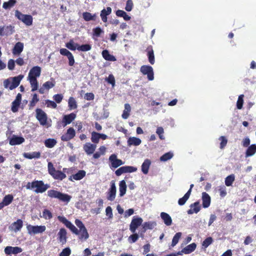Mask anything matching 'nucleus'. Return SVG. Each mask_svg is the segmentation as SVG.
<instances>
[{
	"mask_svg": "<svg viewBox=\"0 0 256 256\" xmlns=\"http://www.w3.org/2000/svg\"><path fill=\"white\" fill-rule=\"evenodd\" d=\"M244 94H240L238 98V100L236 102V108L238 110H241L244 104Z\"/></svg>",
	"mask_w": 256,
	"mask_h": 256,
	"instance_id": "5fc2aeb1",
	"label": "nucleus"
},
{
	"mask_svg": "<svg viewBox=\"0 0 256 256\" xmlns=\"http://www.w3.org/2000/svg\"><path fill=\"white\" fill-rule=\"evenodd\" d=\"M36 118L42 126L47 124V115L42 110L37 108L36 110Z\"/></svg>",
	"mask_w": 256,
	"mask_h": 256,
	"instance_id": "9b49d317",
	"label": "nucleus"
},
{
	"mask_svg": "<svg viewBox=\"0 0 256 256\" xmlns=\"http://www.w3.org/2000/svg\"><path fill=\"white\" fill-rule=\"evenodd\" d=\"M86 172L84 170H79L76 174H73L72 178L74 180H82L86 176Z\"/></svg>",
	"mask_w": 256,
	"mask_h": 256,
	"instance_id": "ea45409f",
	"label": "nucleus"
},
{
	"mask_svg": "<svg viewBox=\"0 0 256 256\" xmlns=\"http://www.w3.org/2000/svg\"><path fill=\"white\" fill-rule=\"evenodd\" d=\"M75 136L76 132L72 128H70L67 130L66 132L61 136V140L62 141H68L74 138Z\"/></svg>",
	"mask_w": 256,
	"mask_h": 256,
	"instance_id": "dca6fc26",
	"label": "nucleus"
},
{
	"mask_svg": "<svg viewBox=\"0 0 256 256\" xmlns=\"http://www.w3.org/2000/svg\"><path fill=\"white\" fill-rule=\"evenodd\" d=\"M24 49V44L21 42H18L15 44L13 50L12 54L14 55L18 56L22 52Z\"/></svg>",
	"mask_w": 256,
	"mask_h": 256,
	"instance_id": "a878e982",
	"label": "nucleus"
},
{
	"mask_svg": "<svg viewBox=\"0 0 256 256\" xmlns=\"http://www.w3.org/2000/svg\"><path fill=\"white\" fill-rule=\"evenodd\" d=\"M140 71L143 74L147 76L149 80H154V70L151 66L144 65L140 67Z\"/></svg>",
	"mask_w": 256,
	"mask_h": 256,
	"instance_id": "1a4fd4ad",
	"label": "nucleus"
},
{
	"mask_svg": "<svg viewBox=\"0 0 256 256\" xmlns=\"http://www.w3.org/2000/svg\"><path fill=\"white\" fill-rule=\"evenodd\" d=\"M47 194L48 197L52 198H57L59 200L66 204L72 198L70 196L54 190H48L47 192Z\"/></svg>",
	"mask_w": 256,
	"mask_h": 256,
	"instance_id": "20e7f679",
	"label": "nucleus"
},
{
	"mask_svg": "<svg viewBox=\"0 0 256 256\" xmlns=\"http://www.w3.org/2000/svg\"><path fill=\"white\" fill-rule=\"evenodd\" d=\"M212 242L213 240L212 238L208 237L202 242V245L206 248L208 247Z\"/></svg>",
	"mask_w": 256,
	"mask_h": 256,
	"instance_id": "69168bd1",
	"label": "nucleus"
},
{
	"mask_svg": "<svg viewBox=\"0 0 256 256\" xmlns=\"http://www.w3.org/2000/svg\"><path fill=\"white\" fill-rule=\"evenodd\" d=\"M131 111V106L128 104H124V109L123 111V113L122 114V118L124 119H127L129 116L130 112Z\"/></svg>",
	"mask_w": 256,
	"mask_h": 256,
	"instance_id": "4c0bfd02",
	"label": "nucleus"
},
{
	"mask_svg": "<svg viewBox=\"0 0 256 256\" xmlns=\"http://www.w3.org/2000/svg\"><path fill=\"white\" fill-rule=\"evenodd\" d=\"M147 55L148 58L150 63L152 64H154L155 62L154 56V50L151 46H148L147 48Z\"/></svg>",
	"mask_w": 256,
	"mask_h": 256,
	"instance_id": "2f4dec72",
	"label": "nucleus"
},
{
	"mask_svg": "<svg viewBox=\"0 0 256 256\" xmlns=\"http://www.w3.org/2000/svg\"><path fill=\"white\" fill-rule=\"evenodd\" d=\"M174 156V154L172 152H169L163 154L160 158V160L162 162H166L170 159H171Z\"/></svg>",
	"mask_w": 256,
	"mask_h": 256,
	"instance_id": "a18cd8bd",
	"label": "nucleus"
},
{
	"mask_svg": "<svg viewBox=\"0 0 256 256\" xmlns=\"http://www.w3.org/2000/svg\"><path fill=\"white\" fill-rule=\"evenodd\" d=\"M218 140L220 142V148L223 149L227 144L228 140L225 136H221L219 138Z\"/></svg>",
	"mask_w": 256,
	"mask_h": 256,
	"instance_id": "6e6d98bb",
	"label": "nucleus"
},
{
	"mask_svg": "<svg viewBox=\"0 0 256 256\" xmlns=\"http://www.w3.org/2000/svg\"><path fill=\"white\" fill-rule=\"evenodd\" d=\"M42 218L45 220H50L52 218V213L48 210L44 209L42 212Z\"/></svg>",
	"mask_w": 256,
	"mask_h": 256,
	"instance_id": "603ef678",
	"label": "nucleus"
},
{
	"mask_svg": "<svg viewBox=\"0 0 256 256\" xmlns=\"http://www.w3.org/2000/svg\"><path fill=\"white\" fill-rule=\"evenodd\" d=\"M151 163V160L147 158L144 160L141 166V170L144 174H148Z\"/></svg>",
	"mask_w": 256,
	"mask_h": 256,
	"instance_id": "bb28decb",
	"label": "nucleus"
},
{
	"mask_svg": "<svg viewBox=\"0 0 256 256\" xmlns=\"http://www.w3.org/2000/svg\"><path fill=\"white\" fill-rule=\"evenodd\" d=\"M39 101V98L37 94H34L32 96V100L30 102L29 106L30 108H32Z\"/></svg>",
	"mask_w": 256,
	"mask_h": 256,
	"instance_id": "de8ad7c7",
	"label": "nucleus"
},
{
	"mask_svg": "<svg viewBox=\"0 0 256 256\" xmlns=\"http://www.w3.org/2000/svg\"><path fill=\"white\" fill-rule=\"evenodd\" d=\"M22 249L18 246L12 247V246H6L4 248V252L6 254H17L22 252Z\"/></svg>",
	"mask_w": 256,
	"mask_h": 256,
	"instance_id": "4be33fe9",
	"label": "nucleus"
},
{
	"mask_svg": "<svg viewBox=\"0 0 256 256\" xmlns=\"http://www.w3.org/2000/svg\"><path fill=\"white\" fill-rule=\"evenodd\" d=\"M127 143L129 146H138L142 143V140L140 138L136 137H130L128 140Z\"/></svg>",
	"mask_w": 256,
	"mask_h": 256,
	"instance_id": "cd10ccee",
	"label": "nucleus"
},
{
	"mask_svg": "<svg viewBox=\"0 0 256 256\" xmlns=\"http://www.w3.org/2000/svg\"><path fill=\"white\" fill-rule=\"evenodd\" d=\"M100 133H98L94 132H92L91 140L92 142L95 144H98L100 139Z\"/></svg>",
	"mask_w": 256,
	"mask_h": 256,
	"instance_id": "8fccbe9b",
	"label": "nucleus"
},
{
	"mask_svg": "<svg viewBox=\"0 0 256 256\" xmlns=\"http://www.w3.org/2000/svg\"><path fill=\"white\" fill-rule=\"evenodd\" d=\"M28 232L30 235H34L42 234L46 230L45 226H32L31 224L26 225Z\"/></svg>",
	"mask_w": 256,
	"mask_h": 256,
	"instance_id": "6e6552de",
	"label": "nucleus"
},
{
	"mask_svg": "<svg viewBox=\"0 0 256 256\" xmlns=\"http://www.w3.org/2000/svg\"><path fill=\"white\" fill-rule=\"evenodd\" d=\"M15 16L27 26H30L32 24L33 18L30 15L23 14L16 10L15 12Z\"/></svg>",
	"mask_w": 256,
	"mask_h": 256,
	"instance_id": "0eeeda50",
	"label": "nucleus"
},
{
	"mask_svg": "<svg viewBox=\"0 0 256 256\" xmlns=\"http://www.w3.org/2000/svg\"><path fill=\"white\" fill-rule=\"evenodd\" d=\"M45 104L47 107L52 108H56L57 106V105L55 102L50 100H45Z\"/></svg>",
	"mask_w": 256,
	"mask_h": 256,
	"instance_id": "338daca9",
	"label": "nucleus"
},
{
	"mask_svg": "<svg viewBox=\"0 0 256 256\" xmlns=\"http://www.w3.org/2000/svg\"><path fill=\"white\" fill-rule=\"evenodd\" d=\"M116 14L118 17H122L125 20H129L130 16H129L124 11L122 10H118L116 11Z\"/></svg>",
	"mask_w": 256,
	"mask_h": 256,
	"instance_id": "79ce46f5",
	"label": "nucleus"
},
{
	"mask_svg": "<svg viewBox=\"0 0 256 256\" xmlns=\"http://www.w3.org/2000/svg\"><path fill=\"white\" fill-rule=\"evenodd\" d=\"M156 133L157 134H158L160 140H163L164 139V136L163 135L164 133V130L162 126H158L156 130Z\"/></svg>",
	"mask_w": 256,
	"mask_h": 256,
	"instance_id": "4d7b16f0",
	"label": "nucleus"
},
{
	"mask_svg": "<svg viewBox=\"0 0 256 256\" xmlns=\"http://www.w3.org/2000/svg\"><path fill=\"white\" fill-rule=\"evenodd\" d=\"M12 27L11 26H0V36H8L12 33Z\"/></svg>",
	"mask_w": 256,
	"mask_h": 256,
	"instance_id": "c85d7f7f",
	"label": "nucleus"
},
{
	"mask_svg": "<svg viewBox=\"0 0 256 256\" xmlns=\"http://www.w3.org/2000/svg\"><path fill=\"white\" fill-rule=\"evenodd\" d=\"M143 222L142 219L138 216L133 217L130 225V230L132 233H134L136 229L140 226Z\"/></svg>",
	"mask_w": 256,
	"mask_h": 256,
	"instance_id": "9d476101",
	"label": "nucleus"
},
{
	"mask_svg": "<svg viewBox=\"0 0 256 256\" xmlns=\"http://www.w3.org/2000/svg\"><path fill=\"white\" fill-rule=\"evenodd\" d=\"M102 56L105 60L108 61L115 62L116 60L115 56L110 54L106 50H104L102 52Z\"/></svg>",
	"mask_w": 256,
	"mask_h": 256,
	"instance_id": "7c9ffc66",
	"label": "nucleus"
},
{
	"mask_svg": "<svg viewBox=\"0 0 256 256\" xmlns=\"http://www.w3.org/2000/svg\"><path fill=\"white\" fill-rule=\"evenodd\" d=\"M182 236V233L180 232H177L175 234L172 240V246H174L178 242Z\"/></svg>",
	"mask_w": 256,
	"mask_h": 256,
	"instance_id": "09e8293b",
	"label": "nucleus"
},
{
	"mask_svg": "<svg viewBox=\"0 0 256 256\" xmlns=\"http://www.w3.org/2000/svg\"><path fill=\"white\" fill-rule=\"evenodd\" d=\"M23 226V222L20 219H18L16 222H12L8 227L10 231L17 232L21 230Z\"/></svg>",
	"mask_w": 256,
	"mask_h": 256,
	"instance_id": "4468645a",
	"label": "nucleus"
},
{
	"mask_svg": "<svg viewBox=\"0 0 256 256\" xmlns=\"http://www.w3.org/2000/svg\"><path fill=\"white\" fill-rule=\"evenodd\" d=\"M24 142V138L22 136H13L10 140V144L11 146L20 144Z\"/></svg>",
	"mask_w": 256,
	"mask_h": 256,
	"instance_id": "5701e85b",
	"label": "nucleus"
},
{
	"mask_svg": "<svg viewBox=\"0 0 256 256\" xmlns=\"http://www.w3.org/2000/svg\"><path fill=\"white\" fill-rule=\"evenodd\" d=\"M68 104V106L70 110L76 109L77 108L76 101L72 97L70 98Z\"/></svg>",
	"mask_w": 256,
	"mask_h": 256,
	"instance_id": "864d4df0",
	"label": "nucleus"
},
{
	"mask_svg": "<svg viewBox=\"0 0 256 256\" xmlns=\"http://www.w3.org/2000/svg\"><path fill=\"white\" fill-rule=\"evenodd\" d=\"M104 33V31L100 27H96L92 30V38L96 40L100 36Z\"/></svg>",
	"mask_w": 256,
	"mask_h": 256,
	"instance_id": "c9c22d12",
	"label": "nucleus"
},
{
	"mask_svg": "<svg viewBox=\"0 0 256 256\" xmlns=\"http://www.w3.org/2000/svg\"><path fill=\"white\" fill-rule=\"evenodd\" d=\"M126 185L124 180H121L119 183V192L120 197L124 196L126 192Z\"/></svg>",
	"mask_w": 256,
	"mask_h": 256,
	"instance_id": "f704fd0d",
	"label": "nucleus"
},
{
	"mask_svg": "<svg viewBox=\"0 0 256 256\" xmlns=\"http://www.w3.org/2000/svg\"><path fill=\"white\" fill-rule=\"evenodd\" d=\"M92 49L91 45L89 44H82V46H80L78 44V50L81 52H88L90 50Z\"/></svg>",
	"mask_w": 256,
	"mask_h": 256,
	"instance_id": "3c124183",
	"label": "nucleus"
},
{
	"mask_svg": "<svg viewBox=\"0 0 256 256\" xmlns=\"http://www.w3.org/2000/svg\"><path fill=\"white\" fill-rule=\"evenodd\" d=\"M109 162L110 163V166L113 168H117L119 166L124 164L122 160L118 159L117 156L115 154H112L108 158Z\"/></svg>",
	"mask_w": 256,
	"mask_h": 256,
	"instance_id": "f8f14e48",
	"label": "nucleus"
},
{
	"mask_svg": "<svg viewBox=\"0 0 256 256\" xmlns=\"http://www.w3.org/2000/svg\"><path fill=\"white\" fill-rule=\"evenodd\" d=\"M40 72L41 68L38 66H34L28 72L27 80L30 83L32 92H34L38 88V84L37 78L40 76Z\"/></svg>",
	"mask_w": 256,
	"mask_h": 256,
	"instance_id": "f03ea898",
	"label": "nucleus"
},
{
	"mask_svg": "<svg viewBox=\"0 0 256 256\" xmlns=\"http://www.w3.org/2000/svg\"><path fill=\"white\" fill-rule=\"evenodd\" d=\"M123 168L124 173L135 172L138 170L136 167L132 166H124Z\"/></svg>",
	"mask_w": 256,
	"mask_h": 256,
	"instance_id": "13d9d810",
	"label": "nucleus"
},
{
	"mask_svg": "<svg viewBox=\"0 0 256 256\" xmlns=\"http://www.w3.org/2000/svg\"><path fill=\"white\" fill-rule=\"evenodd\" d=\"M116 186L114 181L112 180L110 182V188L108 190L107 194V198L110 201H113L116 195Z\"/></svg>",
	"mask_w": 256,
	"mask_h": 256,
	"instance_id": "ddd939ff",
	"label": "nucleus"
},
{
	"mask_svg": "<svg viewBox=\"0 0 256 256\" xmlns=\"http://www.w3.org/2000/svg\"><path fill=\"white\" fill-rule=\"evenodd\" d=\"M58 219L60 222L64 224L67 228H69L73 234L78 236V239L80 241H85L88 238L89 234L88 230L80 220L76 219L74 222L76 225L80 229V230H78V229L64 216H58Z\"/></svg>",
	"mask_w": 256,
	"mask_h": 256,
	"instance_id": "f257e3e1",
	"label": "nucleus"
},
{
	"mask_svg": "<svg viewBox=\"0 0 256 256\" xmlns=\"http://www.w3.org/2000/svg\"><path fill=\"white\" fill-rule=\"evenodd\" d=\"M58 240L60 244H64L67 241V232L64 228H60L58 233Z\"/></svg>",
	"mask_w": 256,
	"mask_h": 256,
	"instance_id": "2eb2a0df",
	"label": "nucleus"
},
{
	"mask_svg": "<svg viewBox=\"0 0 256 256\" xmlns=\"http://www.w3.org/2000/svg\"><path fill=\"white\" fill-rule=\"evenodd\" d=\"M16 2V0H9L8 2H4L2 7L6 10L14 6Z\"/></svg>",
	"mask_w": 256,
	"mask_h": 256,
	"instance_id": "49530a36",
	"label": "nucleus"
},
{
	"mask_svg": "<svg viewBox=\"0 0 256 256\" xmlns=\"http://www.w3.org/2000/svg\"><path fill=\"white\" fill-rule=\"evenodd\" d=\"M71 250L70 248H64L60 254V256H69L70 254Z\"/></svg>",
	"mask_w": 256,
	"mask_h": 256,
	"instance_id": "774afa93",
	"label": "nucleus"
},
{
	"mask_svg": "<svg viewBox=\"0 0 256 256\" xmlns=\"http://www.w3.org/2000/svg\"><path fill=\"white\" fill-rule=\"evenodd\" d=\"M14 196L12 194H7L3 198L0 203V208H3L5 206L9 205L12 201Z\"/></svg>",
	"mask_w": 256,
	"mask_h": 256,
	"instance_id": "393cba45",
	"label": "nucleus"
},
{
	"mask_svg": "<svg viewBox=\"0 0 256 256\" xmlns=\"http://www.w3.org/2000/svg\"><path fill=\"white\" fill-rule=\"evenodd\" d=\"M156 222H144L142 224L144 231L145 232L148 230H152L156 226Z\"/></svg>",
	"mask_w": 256,
	"mask_h": 256,
	"instance_id": "58836bf2",
	"label": "nucleus"
},
{
	"mask_svg": "<svg viewBox=\"0 0 256 256\" xmlns=\"http://www.w3.org/2000/svg\"><path fill=\"white\" fill-rule=\"evenodd\" d=\"M190 190H188L187 192L184 195V196L180 198L178 200V204L180 206H183L185 204L186 202L189 198L190 196Z\"/></svg>",
	"mask_w": 256,
	"mask_h": 256,
	"instance_id": "37998d69",
	"label": "nucleus"
},
{
	"mask_svg": "<svg viewBox=\"0 0 256 256\" xmlns=\"http://www.w3.org/2000/svg\"><path fill=\"white\" fill-rule=\"evenodd\" d=\"M49 188V184H44L42 180H34L32 182H28L26 185L27 189L33 190L37 194L43 193Z\"/></svg>",
	"mask_w": 256,
	"mask_h": 256,
	"instance_id": "7ed1b4c3",
	"label": "nucleus"
},
{
	"mask_svg": "<svg viewBox=\"0 0 256 256\" xmlns=\"http://www.w3.org/2000/svg\"><path fill=\"white\" fill-rule=\"evenodd\" d=\"M111 12L112 8L110 7H107L106 9L104 8L101 11L100 16L103 22H107V16L110 15Z\"/></svg>",
	"mask_w": 256,
	"mask_h": 256,
	"instance_id": "c756f323",
	"label": "nucleus"
},
{
	"mask_svg": "<svg viewBox=\"0 0 256 256\" xmlns=\"http://www.w3.org/2000/svg\"><path fill=\"white\" fill-rule=\"evenodd\" d=\"M23 156L25 158L28 159L38 158L40 156V152H24L23 154Z\"/></svg>",
	"mask_w": 256,
	"mask_h": 256,
	"instance_id": "473e14b6",
	"label": "nucleus"
},
{
	"mask_svg": "<svg viewBox=\"0 0 256 256\" xmlns=\"http://www.w3.org/2000/svg\"><path fill=\"white\" fill-rule=\"evenodd\" d=\"M256 152V144H252L248 147L246 152V157L251 156Z\"/></svg>",
	"mask_w": 256,
	"mask_h": 256,
	"instance_id": "72a5a7b5",
	"label": "nucleus"
},
{
	"mask_svg": "<svg viewBox=\"0 0 256 256\" xmlns=\"http://www.w3.org/2000/svg\"><path fill=\"white\" fill-rule=\"evenodd\" d=\"M44 145L46 148H52L57 143L56 140L54 138H48L45 140Z\"/></svg>",
	"mask_w": 256,
	"mask_h": 256,
	"instance_id": "a19ab883",
	"label": "nucleus"
},
{
	"mask_svg": "<svg viewBox=\"0 0 256 256\" xmlns=\"http://www.w3.org/2000/svg\"><path fill=\"white\" fill-rule=\"evenodd\" d=\"M76 118V114L74 113H71L69 114L64 115L62 122L64 127L68 124H70Z\"/></svg>",
	"mask_w": 256,
	"mask_h": 256,
	"instance_id": "a211bd4d",
	"label": "nucleus"
},
{
	"mask_svg": "<svg viewBox=\"0 0 256 256\" xmlns=\"http://www.w3.org/2000/svg\"><path fill=\"white\" fill-rule=\"evenodd\" d=\"M23 78L22 75H19L13 78L12 80L7 79L4 81V86L5 88H8L12 90L18 86Z\"/></svg>",
	"mask_w": 256,
	"mask_h": 256,
	"instance_id": "423d86ee",
	"label": "nucleus"
},
{
	"mask_svg": "<svg viewBox=\"0 0 256 256\" xmlns=\"http://www.w3.org/2000/svg\"><path fill=\"white\" fill-rule=\"evenodd\" d=\"M96 146L90 142H87L84 145V150L88 155L92 154L95 151Z\"/></svg>",
	"mask_w": 256,
	"mask_h": 256,
	"instance_id": "aec40b11",
	"label": "nucleus"
},
{
	"mask_svg": "<svg viewBox=\"0 0 256 256\" xmlns=\"http://www.w3.org/2000/svg\"><path fill=\"white\" fill-rule=\"evenodd\" d=\"M48 174L55 180H62L66 178V174L61 171L56 170L51 162H48Z\"/></svg>",
	"mask_w": 256,
	"mask_h": 256,
	"instance_id": "39448f33",
	"label": "nucleus"
},
{
	"mask_svg": "<svg viewBox=\"0 0 256 256\" xmlns=\"http://www.w3.org/2000/svg\"><path fill=\"white\" fill-rule=\"evenodd\" d=\"M234 180H235V176L234 174H232L228 176L225 178V182H224L225 184L227 186H231L232 185V184H233L234 182Z\"/></svg>",
	"mask_w": 256,
	"mask_h": 256,
	"instance_id": "c03bdc74",
	"label": "nucleus"
},
{
	"mask_svg": "<svg viewBox=\"0 0 256 256\" xmlns=\"http://www.w3.org/2000/svg\"><path fill=\"white\" fill-rule=\"evenodd\" d=\"M202 204L204 208H208L210 204L211 198L208 194L206 192L202 193Z\"/></svg>",
	"mask_w": 256,
	"mask_h": 256,
	"instance_id": "412c9836",
	"label": "nucleus"
},
{
	"mask_svg": "<svg viewBox=\"0 0 256 256\" xmlns=\"http://www.w3.org/2000/svg\"><path fill=\"white\" fill-rule=\"evenodd\" d=\"M20 102L14 100L12 102V110L14 112H16L18 111Z\"/></svg>",
	"mask_w": 256,
	"mask_h": 256,
	"instance_id": "680f3d73",
	"label": "nucleus"
},
{
	"mask_svg": "<svg viewBox=\"0 0 256 256\" xmlns=\"http://www.w3.org/2000/svg\"><path fill=\"white\" fill-rule=\"evenodd\" d=\"M44 86L46 88V90H48L50 88H53L55 86V82L52 81H48L45 82L43 84Z\"/></svg>",
	"mask_w": 256,
	"mask_h": 256,
	"instance_id": "bf43d9fd",
	"label": "nucleus"
},
{
	"mask_svg": "<svg viewBox=\"0 0 256 256\" xmlns=\"http://www.w3.org/2000/svg\"><path fill=\"white\" fill-rule=\"evenodd\" d=\"M160 216L166 226H170L172 224V218L168 214L162 212Z\"/></svg>",
	"mask_w": 256,
	"mask_h": 256,
	"instance_id": "b1692460",
	"label": "nucleus"
},
{
	"mask_svg": "<svg viewBox=\"0 0 256 256\" xmlns=\"http://www.w3.org/2000/svg\"><path fill=\"white\" fill-rule=\"evenodd\" d=\"M134 6V4L132 0H128L126 3L125 10L127 12H130Z\"/></svg>",
	"mask_w": 256,
	"mask_h": 256,
	"instance_id": "e2e57ef3",
	"label": "nucleus"
},
{
	"mask_svg": "<svg viewBox=\"0 0 256 256\" xmlns=\"http://www.w3.org/2000/svg\"><path fill=\"white\" fill-rule=\"evenodd\" d=\"M196 247L195 243H192L182 250L181 251L178 252V254L182 256L183 254H189L194 252Z\"/></svg>",
	"mask_w": 256,
	"mask_h": 256,
	"instance_id": "f3484780",
	"label": "nucleus"
},
{
	"mask_svg": "<svg viewBox=\"0 0 256 256\" xmlns=\"http://www.w3.org/2000/svg\"><path fill=\"white\" fill-rule=\"evenodd\" d=\"M201 209L199 202H196L190 206V209L187 211L188 214L198 213Z\"/></svg>",
	"mask_w": 256,
	"mask_h": 256,
	"instance_id": "6ab92c4d",
	"label": "nucleus"
},
{
	"mask_svg": "<svg viewBox=\"0 0 256 256\" xmlns=\"http://www.w3.org/2000/svg\"><path fill=\"white\" fill-rule=\"evenodd\" d=\"M66 46L71 50H78V44L74 42L73 40H70L66 44Z\"/></svg>",
	"mask_w": 256,
	"mask_h": 256,
	"instance_id": "e433bc0d",
	"label": "nucleus"
},
{
	"mask_svg": "<svg viewBox=\"0 0 256 256\" xmlns=\"http://www.w3.org/2000/svg\"><path fill=\"white\" fill-rule=\"evenodd\" d=\"M130 235L128 238V241L130 243L132 244L135 242L138 238V236L136 232Z\"/></svg>",
	"mask_w": 256,
	"mask_h": 256,
	"instance_id": "052dcab7",
	"label": "nucleus"
},
{
	"mask_svg": "<svg viewBox=\"0 0 256 256\" xmlns=\"http://www.w3.org/2000/svg\"><path fill=\"white\" fill-rule=\"evenodd\" d=\"M106 80L109 84H111L114 87L115 85V78L114 76L110 74L108 78H106Z\"/></svg>",
	"mask_w": 256,
	"mask_h": 256,
	"instance_id": "0e129e2a",
	"label": "nucleus"
}]
</instances>
